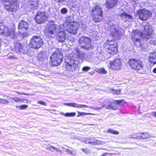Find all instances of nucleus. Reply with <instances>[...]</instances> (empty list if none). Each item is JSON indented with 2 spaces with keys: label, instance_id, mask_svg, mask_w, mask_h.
<instances>
[{
  "label": "nucleus",
  "instance_id": "obj_11",
  "mask_svg": "<svg viewBox=\"0 0 156 156\" xmlns=\"http://www.w3.org/2000/svg\"><path fill=\"white\" fill-rule=\"evenodd\" d=\"M65 26L63 24H60L58 27L59 30L58 32L57 38L58 41L61 42H63L66 40V34L64 32Z\"/></svg>",
  "mask_w": 156,
  "mask_h": 156
},
{
  "label": "nucleus",
  "instance_id": "obj_53",
  "mask_svg": "<svg viewBox=\"0 0 156 156\" xmlns=\"http://www.w3.org/2000/svg\"><path fill=\"white\" fill-rule=\"evenodd\" d=\"M44 53V52H41L39 54V56L40 57L42 58L43 57V55H43Z\"/></svg>",
  "mask_w": 156,
  "mask_h": 156
},
{
  "label": "nucleus",
  "instance_id": "obj_5",
  "mask_svg": "<svg viewBox=\"0 0 156 156\" xmlns=\"http://www.w3.org/2000/svg\"><path fill=\"white\" fill-rule=\"evenodd\" d=\"M128 63L130 67L142 74L145 73L144 65L142 62L138 59L131 58L129 59Z\"/></svg>",
  "mask_w": 156,
  "mask_h": 156
},
{
  "label": "nucleus",
  "instance_id": "obj_57",
  "mask_svg": "<svg viewBox=\"0 0 156 156\" xmlns=\"http://www.w3.org/2000/svg\"><path fill=\"white\" fill-rule=\"evenodd\" d=\"M18 94H23V95H27V94H24V93H18Z\"/></svg>",
  "mask_w": 156,
  "mask_h": 156
},
{
  "label": "nucleus",
  "instance_id": "obj_30",
  "mask_svg": "<svg viewBox=\"0 0 156 156\" xmlns=\"http://www.w3.org/2000/svg\"><path fill=\"white\" fill-rule=\"evenodd\" d=\"M106 23L109 26L112 27L113 25V19L110 17H107L105 19Z\"/></svg>",
  "mask_w": 156,
  "mask_h": 156
},
{
  "label": "nucleus",
  "instance_id": "obj_54",
  "mask_svg": "<svg viewBox=\"0 0 156 156\" xmlns=\"http://www.w3.org/2000/svg\"><path fill=\"white\" fill-rule=\"evenodd\" d=\"M9 58L11 59H13L15 58V57L13 56H10L9 57Z\"/></svg>",
  "mask_w": 156,
  "mask_h": 156
},
{
  "label": "nucleus",
  "instance_id": "obj_29",
  "mask_svg": "<svg viewBox=\"0 0 156 156\" xmlns=\"http://www.w3.org/2000/svg\"><path fill=\"white\" fill-rule=\"evenodd\" d=\"M46 148L48 150H49L51 151H53L52 149L55 150L56 151H58L60 153H62V151L61 150H59L58 148L55 147L51 145L50 144H48L47 145Z\"/></svg>",
  "mask_w": 156,
  "mask_h": 156
},
{
  "label": "nucleus",
  "instance_id": "obj_34",
  "mask_svg": "<svg viewBox=\"0 0 156 156\" xmlns=\"http://www.w3.org/2000/svg\"><path fill=\"white\" fill-rule=\"evenodd\" d=\"M107 133L116 135H118L119 134V132H118L112 129H108L107 131Z\"/></svg>",
  "mask_w": 156,
  "mask_h": 156
},
{
  "label": "nucleus",
  "instance_id": "obj_24",
  "mask_svg": "<svg viewBox=\"0 0 156 156\" xmlns=\"http://www.w3.org/2000/svg\"><path fill=\"white\" fill-rule=\"evenodd\" d=\"M27 28L28 24L26 22L23 20L20 22L18 27V28L20 30H25L27 29Z\"/></svg>",
  "mask_w": 156,
  "mask_h": 156
},
{
  "label": "nucleus",
  "instance_id": "obj_28",
  "mask_svg": "<svg viewBox=\"0 0 156 156\" xmlns=\"http://www.w3.org/2000/svg\"><path fill=\"white\" fill-rule=\"evenodd\" d=\"M151 136L148 133L141 132V139L145 140L151 137Z\"/></svg>",
  "mask_w": 156,
  "mask_h": 156
},
{
  "label": "nucleus",
  "instance_id": "obj_16",
  "mask_svg": "<svg viewBox=\"0 0 156 156\" xmlns=\"http://www.w3.org/2000/svg\"><path fill=\"white\" fill-rule=\"evenodd\" d=\"M47 18L44 12H39L36 16L35 20L37 23H42L46 20Z\"/></svg>",
  "mask_w": 156,
  "mask_h": 156
},
{
  "label": "nucleus",
  "instance_id": "obj_9",
  "mask_svg": "<svg viewBox=\"0 0 156 156\" xmlns=\"http://www.w3.org/2000/svg\"><path fill=\"white\" fill-rule=\"evenodd\" d=\"M80 46L85 50H88L93 48L90 39L88 37L81 36L79 38Z\"/></svg>",
  "mask_w": 156,
  "mask_h": 156
},
{
  "label": "nucleus",
  "instance_id": "obj_7",
  "mask_svg": "<svg viewBox=\"0 0 156 156\" xmlns=\"http://www.w3.org/2000/svg\"><path fill=\"white\" fill-rule=\"evenodd\" d=\"M50 23L47 24L45 33L49 37H54L57 35L59 31L58 26L54 23L53 20H51Z\"/></svg>",
  "mask_w": 156,
  "mask_h": 156
},
{
  "label": "nucleus",
  "instance_id": "obj_45",
  "mask_svg": "<svg viewBox=\"0 0 156 156\" xmlns=\"http://www.w3.org/2000/svg\"><path fill=\"white\" fill-rule=\"evenodd\" d=\"M67 9L66 8H62L61 10V12L62 14H65L67 13Z\"/></svg>",
  "mask_w": 156,
  "mask_h": 156
},
{
  "label": "nucleus",
  "instance_id": "obj_38",
  "mask_svg": "<svg viewBox=\"0 0 156 156\" xmlns=\"http://www.w3.org/2000/svg\"><path fill=\"white\" fill-rule=\"evenodd\" d=\"M9 103V102L6 100L0 98V104L7 105Z\"/></svg>",
  "mask_w": 156,
  "mask_h": 156
},
{
  "label": "nucleus",
  "instance_id": "obj_14",
  "mask_svg": "<svg viewBox=\"0 0 156 156\" xmlns=\"http://www.w3.org/2000/svg\"><path fill=\"white\" fill-rule=\"evenodd\" d=\"M100 106H98V110H101L104 108L106 109H117L118 107L115 103L112 102H104L102 104L99 105Z\"/></svg>",
  "mask_w": 156,
  "mask_h": 156
},
{
  "label": "nucleus",
  "instance_id": "obj_19",
  "mask_svg": "<svg viewBox=\"0 0 156 156\" xmlns=\"http://www.w3.org/2000/svg\"><path fill=\"white\" fill-rule=\"evenodd\" d=\"M64 105L76 108H85L89 107L91 108V107H88L86 105H82L74 103H64Z\"/></svg>",
  "mask_w": 156,
  "mask_h": 156
},
{
  "label": "nucleus",
  "instance_id": "obj_26",
  "mask_svg": "<svg viewBox=\"0 0 156 156\" xmlns=\"http://www.w3.org/2000/svg\"><path fill=\"white\" fill-rule=\"evenodd\" d=\"M73 17L72 16L68 17H67L65 22V26L69 25L70 24H71V23H73V24L76 23L73 20Z\"/></svg>",
  "mask_w": 156,
  "mask_h": 156
},
{
  "label": "nucleus",
  "instance_id": "obj_56",
  "mask_svg": "<svg viewBox=\"0 0 156 156\" xmlns=\"http://www.w3.org/2000/svg\"><path fill=\"white\" fill-rule=\"evenodd\" d=\"M54 0L57 2H61V1H62L63 0Z\"/></svg>",
  "mask_w": 156,
  "mask_h": 156
},
{
  "label": "nucleus",
  "instance_id": "obj_44",
  "mask_svg": "<svg viewBox=\"0 0 156 156\" xmlns=\"http://www.w3.org/2000/svg\"><path fill=\"white\" fill-rule=\"evenodd\" d=\"M66 149V152L69 154H70L73 155H76L75 152H73V151L68 149Z\"/></svg>",
  "mask_w": 156,
  "mask_h": 156
},
{
  "label": "nucleus",
  "instance_id": "obj_25",
  "mask_svg": "<svg viewBox=\"0 0 156 156\" xmlns=\"http://www.w3.org/2000/svg\"><path fill=\"white\" fill-rule=\"evenodd\" d=\"M149 59L150 62L154 64L156 63V52H153L149 54Z\"/></svg>",
  "mask_w": 156,
  "mask_h": 156
},
{
  "label": "nucleus",
  "instance_id": "obj_52",
  "mask_svg": "<svg viewBox=\"0 0 156 156\" xmlns=\"http://www.w3.org/2000/svg\"><path fill=\"white\" fill-rule=\"evenodd\" d=\"M151 114L152 116L156 117V112H153L151 113Z\"/></svg>",
  "mask_w": 156,
  "mask_h": 156
},
{
  "label": "nucleus",
  "instance_id": "obj_59",
  "mask_svg": "<svg viewBox=\"0 0 156 156\" xmlns=\"http://www.w3.org/2000/svg\"><path fill=\"white\" fill-rule=\"evenodd\" d=\"M62 148H63L64 149V151H66V148H63V147H62Z\"/></svg>",
  "mask_w": 156,
  "mask_h": 156
},
{
  "label": "nucleus",
  "instance_id": "obj_17",
  "mask_svg": "<svg viewBox=\"0 0 156 156\" xmlns=\"http://www.w3.org/2000/svg\"><path fill=\"white\" fill-rule=\"evenodd\" d=\"M71 24L65 26L66 29L69 33L75 34L77 33V30L79 27V25L77 23Z\"/></svg>",
  "mask_w": 156,
  "mask_h": 156
},
{
  "label": "nucleus",
  "instance_id": "obj_23",
  "mask_svg": "<svg viewBox=\"0 0 156 156\" xmlns=\"http://www.w3.org/2000/svg\"><path fill=\"white\" fill-rule=\"evenodd\" d=\"M29 3L30 4L31 9L34 10H36L39 8V5H38V0H28Z\"/></svg>",
  "mask_w": 156,
  "mask_h": 156
},
{
  "label": "nucleus",
  "instance_id": "obj_55",
  "mask_svg": "<svg viewBox=\"0 0 156 156\" xmlns=\"http://www.w3.org/2000/svg\"><path fill=\"white\" fill-rule=\"evenodd\" d=\"M153 72L154 73H156V68L154 69Z\"/></svg>",
  "mask_w": 156,
  "mask_h": 156
},
{
  "label": "nucleus",
  "instance_id": "obj_36",
  "mask_svg": "<svg viewBox=\"0 0 156 156\" xmlns=\"http://www.w3.org/2000/svg\"><path fill=\"white\" fill-rule=\"evenodd\" d=\"M116 103L119 105L122 106L125 103V101L123 100H117L115 101Z\"/></svg>",
  "mask_w": 156,
  "mask_h": 156
},
{
  "label": "nucleus",
  "instance_id": "obj_6",
  "mask_svg": "<svg viewBox=\"0 0 156 156\" xmlns=\"http://www.w3.org/2000/svg\"><path fill=\"white\" fill-rule=\"evenodd\" d=\"M5 9L9 12H16L19 8L17 0H1Z\"/></svg>",
  "mask_w": 156,
  "mask_h": 156
},
{
  "label": "nucleus",
  "instance_id": "obj_12",
  "mask_svg": "<svg viewBox=\"0 0 156 156\" xmlns=\"http://www.w3.org/2000/svg\"><path fill=\"white\" fill-rule=\"evenodd\" d=\"M138 13L139 18L143 20H146L147 19L150 18L151 16V12L145 9L139 10Z\"/></svg>",
  "mask_w": 156,
  "mask_h": 156
},
{
  "label": "nucleus",
  "instance_id": "obj_18",
  "mask_svg": "<svg viewBox=\"0 0 156 156\" xmlns=\"http://www.w3.org/2000/svg\"><path fill=\"white\" fill-rule=\"evenodd\" d=\"M14 47V49L16 53L21 52L24 53V50L23 49V47L20 43H16L15 44Z\"/></svg>",
  "mask_w": 156,
  "mask_h": 156
},
{
  "label": "nucleus",
  "instance_id": "obj_47",
  "mask_svg": "<svg viewBox=\"0 0 156 156\" xmlns=\"http://www.w3.org/2000/svg\"><path fill=\"white\" fill-rule=\"evenodd\" d=\"M130 138H135L137 139L136 133L133 134L129 136Z\"/></svg>",
  "mask_w": 156,
  "mask_h": 156
},
{
  "label": "nucleus",
  "instance_id": "obj_13",
  "mask_svg": "<svg viewBox=\"0 0 156 156\" xmlns=\"http://www.w3.org/2000/svg\"><path fill=\"white\" fill-rule=\"evenodd\" d=\"M110 68L111 69L118 70L121 69L122 66V62L120 59L117 58L114 61H110Z\"/></svg>",
  "mask_w": 156,
  "mask_h": 156
},
{
  "label": "nucleus",
  "instance_id": "obj_50",
  "mask_svg": "<svg viewBox=\"0 0 156 156\" xmlns=\"http://www.w3.org/2000/svg\"><path fill=\"white\" fill-rule=\"evenodd\" d=\"M137 139H141V132L136 133Z\"/></svg>",
  "mask_w": 156,
  "mask_h": 156
},
{
  "label": "nucleus",
  "instance_id": "obj_15",
  "mask_svg": "<svg viewBox=\"0 0 156 156\" xmlns=\"http://www.w3.org/2000/svg\"><path fill=\"white\" fill-rule=\"evenodd\" d=\"M111 34L115 38H117L122 35L121 29L115 25L113 26L110 28Z\"/></svg>",
  "mask_w": 156,
  "mask_h": 156
},
{
  "label": "nucleus",
  "instance_id": "obj_49",
  "mask_svg": "<svg viewBox=\"0 0 156 156\" xmlns=\"http://www.w3.org/2000/svg\"><path fill=\"white\" fill-rule=\"evenodd\" d=\"M81 150L82 151H83L84 153H85L86 154H87L89 152V151L88 149L86 148V149H83L82 148Z\"/></svg>",
  "mask_w": 156,
  "mask_h": 156
},
{
  "label": "nucleus",
  "instance_id": "obj_32",
  "mask_svg": "<svg viewBox=\"0 0 156 156\" xmlns=\"http://www.w3.org/2000/svg\"><path fill=\"white\" fill-rule=\"evenodd\" d=\"M62 114L66 117H73L76 115V113L75 112H72L65 114L62 113Z\"/></svg>",
  "mask_w": 156,
  "mask_h": 156
},
{
  "label": "nucleus",
  "instance_id": "obj_48",
  "mask_svg": "<svg viewBox=\"0 0 156 156\" xmlns=\"http://www.w3.org/2000/svg\"><path fill=\"white\" fill-rule=\"evenodd\" d=\"M90 68L88 66H85L83 67L82 70L83 71H87L90 70Z\"/></svg>",
  "mask_w": 156,
  "mask_h": 156
},
{
  "label": "nucleus",
  "instance_id": "obj_35",
  "mask_svg": "<svg viewBox=\"0 0 156 156\" xmlns=\"http://www.w3.org/2000/svg\"><path fill=\"white\" fill-rule=\"evenodd\" d=\"M91 145H95L97 144V140H95L94 138H90V143Z\"/></svg>",
  "mask_w": 156,
  "mask_h": 156
},
{
  "label": "nucleus",
  "instance_id": "obj_31",
  "mask_svg": "<svg viewBox=\"0 0 156 156\" xmlns=\"http://www.w3.org/2000/svg\"><path fill=\"white\" fill-rule=\"evenodd\" d=\"M103 13L101 8L98 6V22L101 21L103 19Z\"/></svg>",
  "mask_w": 156,
  "mask_h": 156
},
{
  "label": "nucleus",
  "instance_id": "obj_40",
  "mask_svg": "<svg viewBox=\"0 0 156 156\" xmlns=\"http://www.w3.org/2000/svg\"><path fill=\"white\" fill-rule=\"evenodd\" d=\"M66 40L67 41H70L71 42H73L75 41V39L73 37L69 36L67 37Z\"/></svg>",
  "mask_w": 156,
  "mask_h": 156
},
{
  "label": "nucleus",
  "instance_id": "obj_4",
  "mask_svg": "<svg viewBox=\"0 0 156 156\" xmlns=\"http://www.w3.org/2000/svg\"><path fill=\"white\" fill-rule=\"evenodd\" d=\"M49 53H52L50 58L53 66H57L62 62L63 56L61 51L55 48H50L48 50Z\"/></svg>",
  "mask_w": 156,
  "mask_h": 156
},
{
  "label": "nucleus",
  "instance_id": "obj_39",
  "mask_svg": "<svg viewBox=\"0 0 156 156\" xmlns=\"http://www.w3.org/2000/svg\"><path fill=\"white\" fill-rule=\"evenodd\" d=\"M107 72V71L104 68H101L98 69V73L101 74H106Z\"/></svg>",
  "mask_w": 156,
  "mask_h": 156
},
{
  "label": "nucleus",
  "instance_id": "obj_37",
  "mask_svg": "<svg viewBox=\"0 0 156 156\" xmlns=\"http://www.w3.org/2000/svg\"><path fill=\"white\" fill-rule=\"evenodd\" d=\"M111 93L114 94H119L120 93V90H117V89H112L111 90Z\"/></svg>",
  "mask_w": 156,
  "mask_h": 156
},
{
  "label": "nucleus",
  "instance_id": "obj_33",
  "mask_svg": "<svg viewBox=\"0 0 156 156\" xmlns=\"http://www.w3.org/2000/svg\"><path fill=\"white\" fill-rule=\"evenodd\" d=\"M84 60H88L90 59L91 55L89 53L84 52Z\"/></svg>",
  "mask_w": 156,
  "mask_h": 156
},
{
  "label": "nucleus",
  "instance_id": "obj_20",
  "mask_svg": "<svg viewBox=\"0 0 156 156\" xmlns=\"http://www.w3.org/2000/svg\"><path fill=\"white\" fill-rule=\"evenodd\" d=\"M117 2L118 0H106V6L109 9L112 8L116 5Z\"/></svg>",
  "mask_w": 156,
  "mask_h": 156
},
{
  "label": "nucleus",
  "instance_id": "obj_22",
  "mask_svg": "<svg viewBox=\"0 0 156 156\" xmlns=\"http://www.w3.org/2000/svg\"><path fill=\"white\" fill-rule=\"evenodd\" d=\"M92 17L94 21L97 22H98V19L97 18L98 14V6H96L94 8L92 9L91 11Z\"/></svg>",
  "mask_w": 156,
  "mask_h": 156
},
{
  "label": "nucleus",
  "instance_id": "obj_46",
  "mask_svg": "<svg viewBox=\"0 0 156 156\" xmlns=\"http://www.w3.org/2000/svg\"><path fill=\"white\" fill-rule=\"evenodd\" d=\"M78 115L77 116H84L85 115H87L88 114V113H85V112H78Z\"/></svg>",
  "mask_w": 156,
  "mask_h": 156
},
{
  "label": "nucleus",
  "instance_id": "obj_1",
  "mask_svg": "<svg viewBox=\"0 0 156 156\" xmlns=\"http://www.w3.org/2000/svg\"><path fill=\"white\" fill-rule=\"evenodd\" d=\"M142 30L144 33L142 34L138 30H135L132 33L131 38L134 44L137 47L141 46L140 40L141 37L143 38H146L147 40L149 39L151 36L153 30L151 27L147 25H143L141 26Z\"/></svg>",
  "mask_w": 156,
  "mask_h": 156
},
{
  "label": "nucleus",
  "instance_id": "obj_42",
  "mask_svg": "<svg viewBox=\"0 0 156 156\" xmlns=\"http://www.w3.org/2000/svg\"><path fill=\"white\" fill-rule=\"evenodd\" d=\"M82 141L87 144L90 143V138H84L82 139Z\"/></svg>",
  "mask_w": 156,
  "mask_h": 156
},
{
  "label": "nucleus",
  "instance_id": "obj_3",
  "mask_svg": "<svg viewBox=\"0 0 156 156\" xmlns=\"http://www.w3.org/2000/svg\"><path fill=\"white\" fill-rule=\"evenodd\" d=\"M64 62L66 71L73 72L77 71L79 61L76 54L73 53L66 56L65 58Z\"/></svg>",
  "mask_w": 156,
  "mask_h": 156
},
{
  "label": "nucleus",
  "instance_id": "obj_8",
  "mask_svg": "<svg viewBox=\"0 0 156 156\" xmlns=\"http://www.w3.org/2000/svg\"><path fill=\"white\" fill-rule=\"evenodd\" d=\"M0 34H3L5 36L13 38L15 37L14 29L9 28L3 23H0Z\"/></svg>",
  "mask_w": 156,
  "mask_h": 156
},
{
  "label": "nucleus",
  "instance_id": "obj_60",
  "mask_svg": "<svg viewBox=\"0 0 156 156\" xmlns=\"http://www.w3.org/2000/svg\"><path fill=\"white\" fill-rule=\"evenodd\" d=\"M140 107H139V108H138V110H139V111H140Z\"/></svg>",
  "mask_w": 156,
  "mask_h": 156
},
{
  "label": "nucleus",
  "instance_id": "obj_21",
  "mask_svg": "<svg viewBox=\"0 0 156 156\" xmlns=\"http://www.w3.org/2000/svg\"><path fill=\"white\" fill-rule=\"evenodd\" d=\"M120 16L122 20L125 22L132 21L133 20V17L131 16L126 13H122Z\"/></svg>",
  "mask_w": 156,
  "mask_h": 156
},
{
  "label": "nucleus",
  "instance_id": "obj_41",
  "mask_svg": "<svg viewBox=\"0 0 156 156\" xmlns=\"http://www.w3.org/2000/svg\"><path fill=\"white\" fill-rule=\"evenodd\" d=\"M27 106L26 105H23L20 106H16V108H19L20 110L25 109L27 107Z\"/></svg>",
  "mask_w": 156,
  "mask_h": 156
},
{
  "label": "nucleus",
  "instance_id": "obj_51",
  "mask_svg": "<svg viewBox=\"0 0 156 156\" xmlns=\"http://www.w3.org/2000/svg\"><path fill=\"white\" fill-rule=\"evenodd\" d=\"M37 103L44 106H46V103L43 101H38Z\"/></svg>",
  "mask_w": 156,
  "mask_h": 156
},
{
  "label": "nucleus",
  "instance_id": "obj_10",
  "mask_svg": "<svg viewBox=\"0 0 156 156\" xmlns=\"http://www.w3.org/2000/svg\"><path fill=\"white\" fill-rule=\"evenodd\" d=\"M43 45L42 40L39 37L34 36L30 41L29 46L31 48L38 49Z\"/></svg>",
  "mask_w": 156,
  "mask_h": 156
},
{
  "label": "nucleus",
  "instance_id": "obj_27",
  "mask_svg": "<svg viewBox=\"0 0 156 156\" xmlns=\"http://www.w3.org/2000/svg\"><path fill=\"white\" fill-rule=\"evenodd\" d=\"M76 54L77 56V58L78 59L79 63L80 61L82 62L83 60H84V52L82 51H79L77 52V54Z\"/></svg>",
  "mask_w": 156,
  "mask_h": 156
},
{
  "label": "nucleus",
  "instance_id": "obj_2",
  "mask_svg": "<svg viewBox=\"0 0 156 156\" xmlns=\"http://www.w3.org/2000/svg\"><path fill=\"white\" fill-rule=\"evenodd\" d=\"M117 43L114 40H107V42L103 44L104 51L103 53L100 52L98 55V60H101L104 59L105 56L103 53H105L108 55L116 54L117 52Z\"/></svg>",
  "mask_w": 156,
  "mask_h": 156
},
{
  "label": "nucleus",
  "instance_id": "obj_43",
  "mask_svg": "<svg viewBox=\"0 0 156 156\" xmlns=\"http://www.w3.org/2000/svg\"><path fill=\"white\" fill-rule=\"evenodd\" d=\"M11 99L13 100L14 101L18 103H20V102L21 101V99H20L18 97L11 98Z\"/></svg>",
  "mask_w": 156,
  "mask_h": 156
},
{
  "label": "nucleus",
  "instance_id": "obj_58",
  "mask_svg": "<svg viewBox=\"0 0 156 156\" xmlns=\"http://www.w3.org/2000/svg\"><path fill=\"white\" fill-rule=\"evenodd\" d=\"M8 97L7 96H6V95H4L3 96V98H5V97Z\"/></svg>",
  "mask_w": 156,
  "mask_h": 156
}]
</instances>
